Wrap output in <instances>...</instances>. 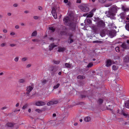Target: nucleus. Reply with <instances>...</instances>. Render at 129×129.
<instances>
[{"label": "nucleus", "mask_w": 129, "mask_h": 129, "mask_svg": "<svg viewBox=\"0 0 129 129\" xmlns=\"http://www.w3.org/2000/svg\"><path fill=\"white\" fill-rule=\"evenodd\" d=\"M121 47L123 49H126L127 48V46L126 44L124 43H123L121 45Z\"/></svg>", "instance_id": "15"}, {"label": "nucleus", "mask_w": 129, "mask_h": 129, "mask_svg": "<svg viewBox=\"0 0 129 129\" xmlns=\"http://www.w3.org/2000/svg\"><path fill=\"white\" fill-rule=\"evenodd\" d=\"M100 41H93V42L94 43H99Z\"/></svg>", "instance_id": "51"}, {"label": "nucleus", "mask_w": 129, "mask_h": 129, "mask_svg": "<svg viewBox=\"0 0 129 129\" xmlns=\"http://www.w3.org/2000/svg\"><path fill=\"white\" fill-rule=\"evenodd\" d=\"M38 9L39 10H42V7H41V6H38Z\"/></svg>", "instance_id": "54"}, {"label": "nucleus", "mask_w": 129, "mask_h": 129, "mask_svg": "<svg viewBox=\"0 0 129 129\" xmlns=\"http://www.w3.org/2000/svg\"><path fill=\"white\" fill-rule=\"evenodd\" d=\"M90 120V117H89L87 116L85 117L84 119V120L86 122L89 121Z\"/></svg>", "instance_id": "18"}, {"label": "nucleus", "mask_w": 129, "mask_h": 129, "mask_svg": "<svg viewBox=\"0 0 129 129\" xmlns=\"http://www.w3.org/2000/svg\"><path fill=\"white\" fill-rule=\"evenodd\" d=\"M103 101V100L102 99H99L97 101V103L98 104L100 105L102 104Z\"/></svg>", "instance_id": "13"}, {"label": "nucleus", "mask_w": 129, "mask_h": 129, "mask_svg": "<svg viewBox=\"0 0 129 129\" xmlns=\"http://www.w3.org/2000/svg\"><path fill=\"white\" fill-rule=\"evenodd\" d=\"M28 106V104H26L23 106L22 107V109H25L27 108Z\"/></svg>", "instance_id": "22"}, {"label": "nucleus", "mask_w": 129, "mask_h": 129, "mask_svg": "<svg viewBox=\"0 0 129 129\" xmlns=\"http://www.w3.org/2000/svg\"><path fill=\"white\" fill-rule=\"evenodd\" d=\"M7 15L8 16H10L11 15V14L10 13H7Z\"/></svg>", "instance_id": "62"}, {"label": "nucleus", "mask_w": 129, "mask_h": 129, "mask_svg": "<svg viewBox=\"0 0 129 129\" xmlns=\"http://www.w3.org/2000/svg\"><path fill=\"white\" fill-rule=\"evenodd\" d=\"M66 67L67 68H70L71 66L70 64L68 63H65Z\"/></svg>", "instance_id": "29"}, {"label": "nucleus", "mask_w": 129, "mask_h": 129, "mask_svg": "<svg viewBox=\"0 0 129 129\" xmlns=\"http://www.w3.org/2000/svg\"><path fill=\"white\" fill-rule=\"evenodd\" d=\"M33 18L34 19H38V17L37 16H35L33 17Z\"/></svg>", "instance_id": "55"}, {"label": "nucleus", "mask_w": 129, "mask_h": 129, "mask_svg": "<svg viewBox=\"0 0 129 129\" xmlns=\"http://www.w3.org/2000/svg\"><path fill=\"white\" fill-rule=\"evenodd\" d=\"M77 78L78 79L82 80L85 78V77L83 75H79L77 76Z\"/></svg>", "instance_id": "17"}, {"label": "nucleus", "mask_w": 129, "mask_h": 129, "mask_svg": "<svg viewBox=\"0 0 129 129\" xmlns=\"http://www.w3.org/2000/svg\"><path fill=\"white\" fill-rule=\"evenodd\" d=\"M15 28L18 29L19 28V26L18 25H16L15 26Z\"/></svg>", "instance_id": "57"}, {"label": "nucleus", "mask_w": 129, "mask_h": 129, "mask_svg": "<svg viewBox=\"0 0 129 129\" xmlns=\"http://www.w3.org/2000/svg\"><path fill=\"white\" fill-rule=\"evenodd\" d=\"M19 103H17L16 105V107H18L19 106Z\"/></svg>", "instance_id": "63"}, {"label": "nucleus", "mask_w": 129, "mask_h": 129, "mask_svg": "<svg viewBox=\"0 0 129 129\" xmlns=\"http://www.w3.org/2000/svg\"><path fill=\"white\" fill-rule=\"evenodd\" d=\"M66 50V49L64 48H62L61 47H59L58 48V50L57 51L58 52H62Z\"/></svg>", "instance_id": "16"}, {"label": "nucleus", "mask_w": 129, "mask_h": 129, "mask_svg": "<svg viewBox=\"0 0 129 129\" xmlns=\"http://www.w3.org/2000/svg\"><path fill=\"white\" fill-rule=\"evenodd\" d=\"M20 109L17 110V109H16L14 111V112H16L17 111H20Z\"/></svg>", "instance_id": "59"}, {"label": "nucleus", "mask_w": 129, "mask_h": 129, "mask_svg": "<svg viewBox=\"0 0 129 129\" xmlns=\"http://www.w3.org/2000/svg\"><path fill=\"white\" fill-rule=\"evenodd\" d=\"M62 120H58L57 121L56 120H50L48 122L50 124H52V125L54 126H57L60 123V121H61Z\"/></svg>", "instance_id": "2"}, {"label": "nucleus", "mask_w": 129, "mask_h": 129, "mask_svg": "<svg viewBox=\"0 0 129 129\" xmlns=\"http://www.w3.org/2000/svg\"><path fill=\"white\" fill-rule=\"evenodd\" d=\"M118 67L115 65H113L112 67V69L113 70H116L118 69Z\"/></svg>", "instance_id": "32"}, {"label": "nucleus", "mask_w": 129, "mask_h": 129, "mask_svg": "<svg viewBox=\"0 0 129 129\" xmlns=\"http://www.w3.org/2000/svg\"><path fill=\"white\" fill-rule=\"evenodd\" d=\"M31 85L32 86H29L27 87L26 89V94H27V96H29L30 95V92L33 89V88L32 86H34V84H33Z\"/></svg>", "instance_id": "4"}, {"label": "nucleus", "mask_w": 129, "mask_h": 129, "mask_svg": "<svg viewBox=\"0 0 129 129\" xmlns=\"http://www.w3.org/2000/svg\"><path fill=\"white\" fill-rule=\"evenodd\" d=\"M63 21L65 25L69 26L72 31L75 30L76 24L73 21L70 20L68 16L65 17L63 19Z\"/></svg>", "instance_id": "1"}, {"label": "nucleus", "mask_w": 129, "mask_h": 129, "mask_svg": "<svg viewBox=\"0 0 129 129\" xmlns=\"http://www.w3.org/2000/svg\"><path fill=\"white\" fill-rule=\"evenodd\" d=\"M6 45V44L5 43H2L1 44V47H3L5 46Z\"/></svg>", "instance_id": "40"}, {"label": "nucleus", "mask_w": 129, "mask_h": 129, "mask_svg": "<svg viewBox=\"0 0 129 129\" xmlns=\"http://www.w3.org/2000/svg\"><path fill=\"white\" fill-rule=\"evenodd\" d=\"M49 39L50 40H53V38H52V37L50 38H49Z\"/></svg>", "instance_id": "64"}, {"label": "nucleus", "mask_w": 129, "mask_h": 129, "mask_svg": "<svg viewBox=\"0 0 129 129\" xmlns=\"http://www.w3.org/2000/svg\"><path fill=\"white\" fill-rule=\"evenodd\" d=\"M95 9L94 8L92 9L90 12H91V13H93L95 11Z\"/></svg>", "instance_id": "46"}, {"label": "nucleus", "mask_w": 129, "mask_h": 129, "mask_svg": "<svg viewBox=\"0 0 129 129\" xmlns=\"http://www.w3.org/2000/svg\"><path fill=\"white\" fill-rule=\"evenodd\" d=\"M46 103L42 101H38L36 102V105L37 106H43L46 105Z\"/></svg>", "instance_id": "8"}, {"label": "nucleus", "mask_w": 129, "mask_h": 129, "mask_svg": "<svg viewBox=\"0 0 129 129\" xmlns=\"http://www.w3.org/2000/svg\"><path fill=\"white\" fill-rule=\"evenodd\" d=\"M112 63V61L110 59H108L107 60L106 62V66L108 67L110 66Z\"/></svg>", "instance_id": "7"}, {"label": "nucleus", "mask_w": 129, "mask_h": 129, "mask_svg": "<svg viewBox=\"0 0 129 129\" xmlns=\"http://www.w3.org/2000/svg\"><path fill=\"white\" fill-rule=\"evenodd\" d=\"M87 21L88 23H91V20L89 19H87Z\"/></svg>", "instance_id": "39"}, {"label": "nucleus", "mask_w": 129, "mask_h": 129, "mask_svg": "<svg viewBox=\"0 0 129 129\" xmlns=\"http://www.w3.org/2000/svg\"><path fill=\"white\" fill-rule=\"evenodd\" d=\"M57 46L56 45H54V43L51 44L49 46V50L50 51L52 50L53 49L54 47Z\"/></svg>", "instance_id": "11"}, {"label": "nucleus", "mask_w": 129, "mask_h": 129, "mask_svg": "<svg viewBox=\"0 0 129 129\" xmlns=\"http://www.w3.org/2000/svg\"><path fill=\"white\" fill-rule=\"evenodd\" d=\"M60 84L59 83H57L56 85L53 87V88L54 89H56L58 88L59 87Z\"/></svg>", "instance_id": "31"}, {"label": "nucleus", "mask_w": 129, "mask_h": 129, "mask_svg": "<svg viewBox=\"0 0 129 129\" xmlns=\"http://www.w3.org/2000/svg\"><path fill=\"white\" fill-rule=\"evenodd\" d=\"M14 124L13 123L10 122L7 123L6 124V126L8 127H12L14 126Z\"/></svg>", "instance_id": "14"}, {"label": "nucleus", "mask_w": 129, "mask_h": 129, "mask_svg": "<svg viewBox=\"0 0 129 129\" xmlns=\"http://www.w3.org/2000/svg\"><path fill=\"white\" fill-rule=\"evenodd\" d=\"M53 62L54 63L56 64H58L60 63V61H56L55 60H53Z\"/></svg>", "instance_id": "33"}, {"label": "nucleus", "mask_w": 129, "mask_h": 129, "mask_svg": "<svg viewBox=\"0 0 129 129\" xmlns=\"http://www.w3.org/2000/svg\"><path fill=\"white\" fill-rule=\"evenodd\" d=\"M15 33L14 32H11L10 33V35L11 36H13L15 35Z\"/></svg>", "instance_id": "52"}, {"label": "nucleus", "mask_w": 129, "mask_h": 129, "mask_svg": "<svg viewBox=\"0 0 129 129\" xmlns=\"http://www.w3.org/2000/svg\"><path fill=\"white\" fill-rule=\"evenodd\" d=\"M7 108V107H3L2 108H1V109H2V110H4V109H6Z\"/></svg>", "instance_id": "56"}, {"label": "nucleus", "mask_w": 129, "mask_h": 129, "mask_svg": "<svg viewBox=\"0 0 129 129\" xmlns=\"http://www.w3.org/2000/svg\"><path fill=\"white\" fill-rule=\"evenodd\" d=\"M125 105L126 108H129V100L125 103Z\"/></svg>", "instance_id": "19"}, {"label": "nucleus", "mask_w": 129, "mask_h": 129, "mask_svg": "<svg viewBox=\"0 0 129 129\" xmlns=\"http://www.w3.org/2000/svg\"><path fill=\"white\" fill-rule=\"evenodd\" d=\"M49 70L51 72V74L53 75L57 72L58 69L57 67L55 66L50 67L49 68Z\"/></svg>", "instance_id": "3"}, {"label": "nucleus", "mask_w": 129, "mask_h": 129, "mask_svg": "<svg viewBox=\"0 0 129 129\" xmlns=\"http://www.w3.org/2000/svg\"><path fill=\"white\" fill-rule=\"evenodd\" d=\"M116 32L114 30H110L109 31V36L111 38H113L114 36H116Z\"/></svg>", "instance_id": "6"}, {"label": "nucleus", "mask_w": 129, "mask_h": 129, "mask_svg": "<svg viewBox=\"0 0 129 129\" xmlns=\"http://www.w3.org/2000/svg\"><path fill=\"white\" fill-rule=\"evenodd\" d=\"M105 24L103 20H101L99 21L98 23V25L99 27H103Z\"/></svg>", "instance_id": "10"}, {"label": "nucleus", "mask_w": 129, "mask_h": 129, "mask_svg": "<svg viewBox=\"0 0 129 129\" xmlns=\"http://www.w3.org/2000/svg\"><path fill=\"white\" fill-rule=\"evenodd\" d=\"M46 83V81H42L41 82L42 85H44Z\"/></svg>", "instance_id": "45"}, {"label": "nucleus", "mask_w": 129, "mask_h": 129, "mask_svg": "<svg viewBox=\"0 0 129 129\" xmlns=\"http://www.w3.org/2000/svg\"><path fill=\"white\" fill-rule=\"evenodd\" d=\"M112 106H110V105H109L107 107V109L110 110V111H112Z\"/></svg>", "instance_id": "30"}, {"label": "nucleus", "mask_w": 129, "mask_h": 129, "mask_svg": "<svg viewBox=\"0 0 129 129\" xmlns=\"http://www.w3.org/2000/svg\"><path fill=\"white\" fill-rule=\"evenodd\" d=\"M100 35L102 37H103L105 36L106 32L104 30H102L101 31Z\"/></svg>", "instance_id": "12"}, {"label": "nucleus", "mask_w": 129, "mask_h": 129, "mask_svg": "<svg viewBox=\"0 0 129 129\" xmlns=\"http://www.w3.org/2000/svg\"><path fill=\"white\" fill-rule=\"evenodd\" d=\"M64 3H66L68 2V0H64Z\"/></svg>", "instance_id": "58"}, {"label": "nucleus", "mask_w": 129, "mask_h": 129, "mask_svg": "<svg viewBox=\"0 0 129 129\" xmlns=\"http://www.w3.org/2000/svg\"><path fill=\"white\" fill-rule=\"evenodd\" d=\"M16 45V44H11L10 45V46L11 47H14Z\"/></svg>", "instance_id": "50"}, {"label": "nucleus", "mask_w": 129, "mask_h": 129, "mask_svg": "<svg viewBox=\"0 0 129 129\" xmlns=\"http://www.w3.org/2000/svg\"><path fill=\"white\" fill-rule=\"evenodd\" d=\"M125 28L126 30L129 31V23L126 25Z\"/></svg>", "instance_id": "35"}, {"label": "nucleus", "mask_w": 129, "mask_h": 129, "mask_svg": "<svg viewBox=\"0 0 129 129\" xmlns=\"http://www.w3.org/2000/svg\"><path fill=\"white\" fill-rule=\"evenodd\" d=\"M36 111L38 112L39 113L43 111V110H40L38 109H37L36 110Z\"/></svg>", "instance_id": "41"}, {"label": "nucleus", "mask_w": 129, "mask_h": 129, "mask_svg": "<svg viewBox=\"0 0 129 129\" xmlns=\"http://www.w3.org/2000/svg\"><path fill=\"white\" fill-rule=\"evenodd\" d=\"M93 13H91L90 12L89 14L87 16V17H91L93 16Z\"/></svg>", "instance_id": "23"}, {"label": "nucleus", "mask_w": 129, "mask_h": 129, "mask_svg": "<svg viewBox=\"0 0 129 129\" xmlns=\"http://www.w3.org/2000/svg\"><path fill=\"white\" fill-rule=\"evenodd\" d=\"M58 101H51L48 102L47 104L48 106H50L55 104L58 103Z\"/></svg>", "instance_id": "5"}, {"label": "nucleus", "mask_w": 129, "mask_h": 129, "mask_svg": "<svg viewBox=\"0 0 129 129\" xmlns=\"http://www.w3.org/2000/svg\"><path fill=\"white\" fill-rule=\"evenodd\" d=\"M52 15L55 19H56L57 18V15L56 13H52Z\"/></svg>", "instance_id": "27"}, {"label": "nucleus", "mask_w": 129, "mask_h": 129, "mask_svg": "<svg viewBox=\"0 0 129 129\" xmlns=\"http://www.w3.org/2000/svg\"><path fill=\"white\" fill-rule=\"evenodd\" d=\"M86 96V95H81L80 97L82 99H83L85 98Z\"/></svg>", "instance_id": "43"}, {"label": "nucleus", "mask_w": 129, "mask_h": 129, "mask_svg": "<svg viewBox=\"0 0 129 129\" xmlns=\"http://www.w3.org/2000/svg\"><path fill=\"white\" fill-rule=\"evenodd\" d=\"M106 1V0H99V1L102 3H105Z\"/></svg>", "instance_id": "44"}, {"label": "nucleus", "mask_w": 129, "mask_h": 129, "mask_svg": "<svg viewBox=\"0 0 129 129\" xmlns=\"http://www.w3.org/2000/svg\"><path fill=\"white\" fill-rule=\"evenodd\" d=\"M73 36V35H70V37H69V39L70 40V43H71L73 42V40L71 39V38Z\"/></svg>", "instance_id": "21"}, {"label": "nucleus", "mask_w": 129, "mask_h": 129, "mask_svg": "<svg viewBox=\"0 0 129 129\" xmlns=\"http://www.w3.org/2000/svg\"><path fill=\"white\" fill-rule=\"evenodd\" d=\"M117 119L118 120H119V121H123V119L122 118H118Z\"/></svg>", "instance_id": "47"}, {"label": "nucleus", "mask_w": 129, "mask_h": 129, "mask_svg": "<svg viewBox=\"0 0 129 129\" xmlns=\"http://www.w3.org/2000/svg\"><path fill=\"white\" fill-rule=\"evenodd\" d=\"M122 9L124 11H128L129 10L128 9L125 8L123 6L122 7Z\"/></svg>", "instance_id": "26"}, {"label": "nucleus", "mask_w": 129, "mask_h": 129, "mask_svg": "<svg viewBox=\"0 0 129 129\" xmlns=\"http://www.w3.org/2000/svg\"><path fill=\"white\" fill-rule=\"evenodd\" d=\"M76 2L77 3H80L81 2V0H76Z\"/></svg>", "instance_id": "49"}, {"label": "nucleus", "mask_w": 129, "mask_h": 129, "mask_svg": "<svg viewBox=\"0 0 129 129\" xmlns=\"http://www.w3.org/2000/svg\"><path fill=\"white\" fill-rule=\"evenodd\" d=\"M3 17V15L2 14H0V18H2Z\"/></svg>", "instance_id": "60"}, {"label": "nucleus", "mask_w": 129, "mask_h": 129, "mask_svg": "<svg viewBox=\"0 0 129 129\" xmlns=\"http://www.w3.org/2000/svg\"><path fill=\"white\" fill-rule=\"evenodd\" d=\"M31 66V65L30 64H28L26 66V67L27 68H29Z\"/></svg>", "instance_id": "61"}, {"label": "nucleus", "mask_w": 129, "mask_h": 129, "mask_svg": "<svg viewBox=\"0 0 129 129\" xmlns=\"http://www.w3.org/2000/svg\"><path fill=\"white\" fill-rule=\"evenodd\" d=\"M37 34V33L36 31H35L33 32L31 34V36L33 37L36 36Z\"/></svg>", "instance_id": "24"}, {"label": "nucleus", "mask_w": 129, "mask_h": 129, "mask_svg": "<svg viewBox=\"0 0 129 129\" xmlns=\"http://www.w3.org/2000/svg\"><path fill=\"white\" fill-rule=\"evenodd\" d=\"M19 60V58L18 57H16L14 59V61L16 62H17Z\"/></svg>", "instance_id": "42"}, {"label": "nucleus", "mask_w": 129, "mask_h": 129, "mask_svg": "<svg viewBox=\"0 0 129 129\" xmlns=\"http://www.w3.org/2000/svg\"><path fill=\"white\" fill-rule=\"evenodd\" d=\"M93 65V64L92 62H90L87 66V67L89 68L92 67Z\"/></svg>", "instance_id": "28"}, {"label": "nucleus", "mask_w": 129, "mask_h": 129, "mask_svg": "<svg viewBox=\"0 0 129 129\" xmlns=\"http://www.w3.org/2000/svg\"><path fill=\"white\" fill-rule=\"evenodd\" d=\"M49 30H51V31L53 32L55 30V29L53 27H49Z\"/></svg>", "instance_id": "25"}, {"label": "nucleus", "mask_w": 129, "mask_h": 129, "mask_svg": "<svg viewBox=\"0 0 129 129\" xmlns=\"http://www.w3.org/2000/svg\"><path fill=\"white\" fill-rule=\"evenodd\" d=\"M27 59L26 57H24L22 58L21 60L22 61H24L27 60Z\"/></svg>", "instance_id": "38"}, {"label": "nucleus", "mask_w": 129, "mask_h": 129, "mask_svg": "<svg viewBox=\"0 0 129 129\" xmlns=\"http://www.w3.org/2000/svg\"><path fill=\"white\" fill-rule=\"evenodd\" d=\"M81 9L84 12H87L89 11V9L87 7L82 6L81 7Z\"/></svg>", "instance_id": "9"}, {"label": "nucleus", "mask_w": 129, "mask_h": 129, "mask_svg": "<svg viewBox=\"0 0 129 129\" xmlns=\"http://www.w3.org/2000/svg\"><path fill=\"white\" fill-rule=\"evenodd\" d=\"M121 114H122L124 116H128V114H126L125 113H124L123 112V111H122Z\"/></svg>", "instance_id": "36"}, {"label": "nucleus", "mask_w": 129, "mask_h": 129, "mask_svg": "<svg viewBox=\"0 0 129 129\" xmlns=\"http://www.w3.org/2000/svg\"><path fill=\"white\" fill-rule=\"evenodd\" d=\"M52 13H56L55 9L53 7L52 9Z\"/></svg>", "instance_id": "34"}, {"label": "nucleus", "mask_w": 129, "mask_h": 129, "mask_svg": "<svg viewBox=\"0 0 129 129\" xmlns=\"http://www.w3.org/2000/svg\"><path fill=\"white\" fill-rule=\"evenodd\" d=\"M125 14L126 13L125 12H122L120 14V16L123 19L124 18Z\"/></svg>", "instance_id": "20"}, {"label": "nucleus", "mask_w": 129, "mask_h": 129, "mask_svg": "<svg viewBox=\"0 0 129 129\" xmlns=\"http://www.w3.org/2000/svg\"><path fill=\"white\" fill-rule=\"evenodd\" d=\"M13 6L14 7H17L18 6V5L17 4H14L13 5Z\"/></svg>", "instance_id": "48"}, {"label": "nucleus", "mask_w": 129, "mask_h": 129, "mask_svg": "<svg viewBox=\"0 0 129 129\" xmlns=\"http://www.w3.org/2000/svg\"><path fill=\"white\" fill-rule=\"evenodd\" d=\"M115 50L117 52H119V47H116L115 48Z\"/></svg>", "instance_id": "37"}, {"label": "nucleus", "mask_w": 129, "mask_h": 129, "mask_svg": "<svg viewBox=\"0 0 129 129\" xmlns=\"http://www.w3.org/2000/svg\"><path fill=\"white\" fill-rule=\"evenodd\" d=\"M3 31L4 33H6L7 32V30L6 29H4L3 30Z\"/></svg>", "instance_id": "53"}]
</instances>
